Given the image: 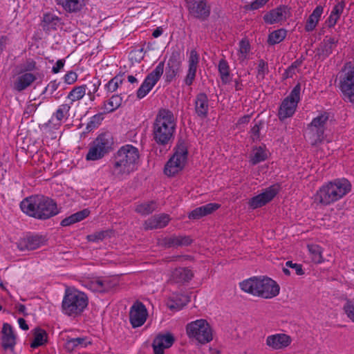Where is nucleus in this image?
<instances>
[{
  "instance_id": "f257e3e1",
  "label": "nucleus",
  "mask_w": 354,
  "mask_h": 354,
  "mask_svg": "<svg viewBox=\"0 0 354 354\" xmlns=\"http://www.w3.org/2000/svg\"><path fill=\"white\" fill-rule=\"evenodd\" d=\"M20 207L27 215L40 220L48 219L59 213L56 202L43 195L26 198L21 202Z\"/></svg>"
},
{
  "instance_id": "f03ea898",
  "label": "nucleus",
  "mask_w": 354,
  "mask_h": 354,
  "mask_svg": "<svg viewBox=\"0 0 354 354\" xmlns=\"http://www.w3.org/2000/svg\"><path fill=\"white\" fill-rule=\"evenodd\" d=\"M153 140L158 145L166 146L174 139L176 122L173 113L166 109H160L153 124Z\"/></svg>"
},
{
  "instance_id": "7ed1b4c3",
  "label": "nucleus",
  "mask_w": 354,
  "mask_h": 354,
  "mask_svg": "<svg viewBox=\"0 0 354 354\" xmlns=\"http://www.w3.org/2000/svg\"><path fill=\"white\" fill-rule=\"evenodd\" d=\"M241 288L248 293L266 299L272 298L279 293V286L268 277H254L240 283Z\"/></svg>"
},
{
  "instance_id": "20e7f679",
  "label": "nucleus",
  "mask_w": 354,
  "mask_h": 354,
  "mask_svg": "<svg viewBox=\"0 0 354 354\" xmlns=\"http://www.w3.org/2000/svg\"><path fill=\"white\" fill-rule=\"evenodd\" d=\"M138 158L139 153L137 148L129 145L122 147L114 158L113 174L118 178L129 175L135 170Z\"/></svg>"
},
{
  "instance_id": "39448f33",
  "label": "nucleus",
  "mask_w": 354,
  "mask_h": 354,
  "mask_svg": "<svg viewBox=\"0 0 354 354\" xmlns=\"http://www.w3.org/2000/svg\"><path fill=\"white\" fill-rule=\"evenodd\" d=\"M88 303V297L84 292L66 290L62 303V312L68 316L76 317L82 313Z\"/></svg>"
},
{
  "instance_id": "423d86ee",
  "label": "nucleus",
  "mask_w": 354,
  "mask_h": 354,
  "mask_svg": "<svg viewBox=\"0 0 354 354\" xmlns=\"http://www.w3.org/2000/svg\"><path fill=\"white\" fill-rule=\"evenodd\" d=\"M339 88L346 102L354 103V66L346 62L338 74Z\"/></svg>"
},
{
  "instance_id": "0eeeda50",
  "label": "nucleus",
  "mask_w": 354,
  "mask_h": 354,
  "mask_svg": "<svg viewBox=\"0 0 354 354\" xmlns=\"http://www.w3.org/2000/svg\"><path fill=\"white\" fill-rule=\"evenodd\" d=\"M188 150L185 140L179 139L175 152L165 166L164 173L169 176H174L185 167L187 160Z\"/></svg>"
},
{
  "instance_id": "6e6552de",
  "label": "nucleus",
  "mask_w": 354,
  "mask_h": 354,
  "mask_svg": "<svg viewBox=\"0 0 354 354\" xmlns=\"http://www.w3.org/2000/svg\"><path fill=\"white\" fill-rule=\"evenodd\" d=\"M186 332L189 338L194 339L202 344L212 340V328L205 319H197L187 324Z\"/></svg>"
},
{
  "instance_id": "1a4fd4ad",
  "label": "nucleus",
  "mask_w": 354,
  "mask_h": 354,
  "mask_svg": "<svg viewBox=\"0 0 354 354\" xmlns=\"http://www.w3.org/2000/svg\"><path fill=\"white\" fill-rule=\"evenodd\" d=\"M113 144V138L109 134L100 135L93 142V145L89 149L86 160H96L102 158L111 150Z\"/></svg>"
},
{
  "instance_id": "9d476101",
  "label": "nucleus",
  "mask_w": 354,
  "mask_h": 354,
  "mask_svg": "<svg viewBox=\"0 0 354 354\" xmlns=\"http://www.w3.org/2000/svg\"><path fill=\"white\" fill-rule=\"evenodd\" d=\"M328 120V114L324 113L315 118L308 125L307 134L312 145H317L323 141Z\"/></svg>"
},
{
  "instance_id": "9b49d317",
  "label": "nucleus",
  "mask_w": 354,
  "mask_h": 354,
  "mask_svg": "<svg viewBox=\"0 0 354 354\" xmlns=\"http://www.w3.org/2000/svg\"><path fill=\"white\" fill-rule=\"evenodd\" d=\"M328 120V114L324 113L315 118L308 125L307 134L312 145H317L323 141Z\"/></svg>"
},
{
  "instance_id": "f8f14e48",
  "label": "nucleus",
  "mask_w": 354,
  "mask_h": 354,
  "mask_svg": "<svg viewBox=\"0 0 354 354\" xmlns=\"http://www.w3.org/2000/svg\"><path fill=\"white\" fill-rule=\"evenodd\" d=\"M301 85L298 83L291 91L290 95L286 97L279 109V118L281 120L292 116L299 101Z\"/></svg>"
},
{
  "instance_id": "ddd939ff",
  "label": "nucleus",
  "mask_w": 354,
  "mask_h": 354,
  "mask_svg": "<svg viewBox=\"0 0 354 354\" xmlns=\"http://www.w3.org/2000/svg\"><path fill=\"white\" fill-rule=\"evenodd\" d=\"M279 189L280 185L279 184L270 186L265 189L262 193L252 197L249 202L250 206L253 209H257L266 205L278 194Z\"/></svg>"
},
{
  "instance_id": "4468645a",
  "label": "nucleus",
  "mask_w": 354,
  "mask_h": 354,
  "mask_svg": "<svg viewBox=\"0 0 354 354\" xmlns=\"http://www.w3.org/2000/svg\"><path fill=\"white\" fill-rule=\"evenodd\" d=\"M148 313L145 306L140 301H136L131 307L129 319L133 328L142 326L147 317Z\"/></svg>"
},
{
  "instance_id": "2eb2a0df",
  "label": "nucleus",
  "mask_w": 354,
  "mask_h": 354,
  "mask_svg": "<svg viewBox=\"0 0 354 354\" xmlns=\"http://www.w3.org/2000/svg\"><path fill=\"white\" fill-rule=\"evenodd\" d=\"M190 14L202 20L209 17L210 8L207 6L205 0H187Z\"/></svg>"
},
{
  "instance_id": "dca6fc26",
  "label": "nucleus",
  "mask_w": 354,
  "mask_h": 354,
  "mask_svg": "<svg viewBox=\"0 0 354 354\" xmlns=\"http://www.w3.org/2000/svg\"><path fill=\"white\" fill-rule=\"evenodd\" d=\"M192 243L191 237L185 235H171L165 236L159 241V245L166 248L187 246Z\"/></svg>"
},
{
  "instance_id": "f3484780",
  "label": "nucleus",
  "mask_w": 354,
  "mask_h": 354,
  "mask_svg": "<svg viewBox=\"0 0 354 354\" xmlns=\"http://www.w3.org/2000/svg\"><path fill=\"white\" fill-rule=\"evenodd\" d=\"M181 66L180 55L178 52H173L167 62L165 69V81L171 82L178 73Z\"/></svg>"
},
{
  "instance_id": "a211bd4d",
  "label": "nucleus",
  "mask_w": 354,
  "mask_h": 354,
  "mask_svg": "<svg viewBox=\"0 0 354 354\" xmlns=\"http://www.w3.org/2000/svg\"><path fill=\"white\" fill-rule=\"evenodd\" d=\"M44 238L42 236H27L17 243V248L20 251L33 250L44 244Z\"/></svg>"
},
{
  "instance_id": "6ab92c4d",
  "label": "nucleus",
  "mask_w": 354,
  "mask_h": 354,
  "mask_svg": "<svg viewBox=\"0 0 354 354\" xmlns=\"http://www.w3.org/2000/svg\"><path fill=\"white\" fill-rule=\"evenodd\" d=\"M335 193V198L339 200L351 190V185L346 178H338L328 183Z\"/></svg>"
},
{
  "instance_id": "aec40b11",
  "label": "nucleus",
  "mask_w": 354,
  "mask_h": 354,
  "mask_svg": "<svg viewBox=\"0 0 354 354\" xmlns=\"http://www.w3.org/2000/svg\"><path fill=\"white\" fill-rule=\"evenodd\" d=\"M290 342V337L284 333L272 335L267 337L266 339V344L275 350L286 348L289 346Z\"/></svg>"
},
{
  "instance_id": "412c9836",
  "label": "nucleus",
  "mask_w": 354,
  "mask_h": 354,
  "mask_svg": "<svg viewBox=\"0 0 354 354\" xmlns=\"http://www.w3.org/2000/svg\"><path fill=\"white\" fill-rule=\"evenodd\" d=\"M335 196V192L332 190L331 187L328 183L325 185H323L317 192L315 195V200L319 201V203L322 205H328L337 201Z\"/></svg>"
},
{
  "instance_id": "4be33fe9",
  "label": "nucleus",
  "mask_w": 354,
  "mask_h": 354,
  "mask_svg": "<svg viewBox=\"0 0 354 354\" xmlns=\"http://www.w3.org/2000/svg\"><path fill=\"white\" fill-rule=\"evenodd\" d=\"M194 274L191 270L187 268H177L174 269L170 275L169 281L172 283L183 284L189 282L192 277Z\"/></svg>"
},
{
  "instance_id": "5701e85b",
  "label": "nucleus",
  "mask_w": 354,
  "mask_h": 354,
  "mask_svg": "<svg viewBox=\"0 0 354 354\" xmlns=\"http://www.w3.org/2000/svg\"><path fill=\"white\" fill-rule=\"evenodd\" d=\"M338 40L335 37L326 36L317 50V55L322 59L328 57L336 48Z\"/></svg>"
},
{
  "instance_id": "b1692460",
  "label": "nucleus",
  "mask_w": 354,
  "mask_h": 354,
  "mask_svg": "<svg viewBox=\"0 0 354 354\" xmlns=\"http://www.w3.org/2000/svg\"><path fill=\"white\" fill-rule=\"evenodd\" d=\"M2 346L5 350H14L16 344V336L10 324L5 323L2 328Z\"/></svg>"
},
{
  "instance_id": "393cba45",
  "label": "nucleus",
  "mask_w": 354,
  "mask_h": 354,
  "mask_svg": "<svg viewBox=\"0 0 354 354\" xmlns=\"http://www.w3.org/2000/svg\"><path fill=\"white\" fill-rule=\"evenodd\" d=\"M198 62L199 56L196 50H192L189 57V68L187 74L184 80L186 85L190 86L192 84L196 77Z\"/></svg>"
},
{
  "instance_id": "a878e982",
  "label": "nucleus",
  "mask_w": 354,
  "mask_h": 354,
  "mask_svg": "<svg viewBox=\"0 0 354 354\" xmlns=\"http://www.w3.org/2000/svg\"><path fill=\"white\" fill-rule=\"evenodd\" d=\"M169 219L168 214L154 215L145 222L144 228L146 230L162 228L168 224Z\"/></svg>"
},
{
  "instance_id": "bb28decb",
  "label": "nucleus",
  "mask_w": 354,
  "mask_h": 354,
  "mask_svg": "<svg viewBox=\"0 0 354 354\" xmlns=\"http://www.w3.org/2000/svg\"><path fill=\"white\" fill-rule=\"evenodd\" d=\"M208 97L205 93H200L196 96L194 104L196 115L201 118L207 116L209 103Z\"/></svg>"
},
{
  "instance_id": "cd10ccee",
  "label": "nucleus",
  "mask_w": 354,
  "mask_h": 354,
  "mask_svg": "<svg viewBox=\"0 0 354 354\" xmlns=\"http://www.w3.org/2000/svg\"><path fill=\"white\" fill-rule=\"evenodd\" d=\"M287 11L288 8L286 6L278 7L266 13L263 17V19L270 24L283 21L286 19Z\"/></svg>"
},
{
  "instance_id": "c85d7f7f",
  "label": "nucleus",
  "mask_w": 354,
  "mask_h": 354,
  "mask_svg": "<svg viewBox=\"0 0 354 354\" xmlns=\"http://www.w3.org/2000/svg\"><path fill=\"white\" fill-rule=\"evenodd\" d=\"M220 207V205L218 203H208L205 205L197 207L192 210L189 214V219H194L197 220L201 218L203 216H207L217 209H218Z\"/></svg>"
},
{
  "instance_id": "c756f323",
  "label": "nucleus",
  "mask_w": 354,
  "mask_h": 354,
  "mask_svg": "<svg viewBox=\"0 0 354 354\" xmlns=\"http://www.w3.org/2000/svg\"><path fill=\"white\" fill-rule=\"evenodd\" d=\"M36 80L35 75L30 73H25L19 75L14 83V88L21 92L28 88Z\"/></svg>"
},
{
  "instance_id": "7c9ffc66",
  "label": "nucleus",
  "mask_w": 354,
  "mask_h": 354,
  "mask_svg": "<svg viewBox=\"0 0 354 354\" xmlns=\"http://www.w3.org/2000/svg\"><path fill=\"white\" fill-rule=\"evenodd\" d=\"M59 17L52 13L44 15L41 26L44 30L50 32L52 30H56L61 24Z\"/></svg>"
},
{
  "instance_id": "2f4dec72",
  "label": "nucleus",
  "mask_w": 354,
  "mask_h": 354,
  "mask_svg": "<svg viewBox=\"0 0 354 354\" xmlns=\"http://www.w3.org/2000/svg\"><path fill=\"white\" fill-rule=\"evenodd\" d=\"M323 11L324 8L322 6H317L315 8L306 21L305 26V30L306 32H311L316 28Z\"/></svg>"
},
{
  "instance_id": "473e14b6",
  "label": "nucleus",
  "mask_w": 354,
  "mask_h": 354,
  "mask_svg": "<svg viewBox=\"0 0 354 354\" xmlns=\"http://www.w3.org/2000/svg\"><path fill=\"white\" fill-rule=\"evenodd\" d=\"M33 335L34 339L30 344V347L32 348L43 346L48 341V333L45 330L39 327H37L33 330Z\"/></svg>"
},
{
  "instance_id": "72a5a7b5",
  "label": "nucleus",
  "mask_w": 354,
  "mask_h": 354,
  "mask_svg": "<svg viewBox=\"0 0 354 354\" xmlns=\"http://www.w3.org/2000/svg\"><path fill=\"white\" fill-rule=\"evenodd\" d=\"M90 214L88 209H84L80 212L71 214L61 221L62 226H69L75 223L80 222L87 217Z\"/></svg>"
},
{
  "instance_id": "f704fd0d",
  "label": "nucleus",
  "mask_w": 354,
  "mask_h": 354,
  "mask_svg": "<svg viewBox=\"0 0 354 354\" xmlns=\"http://www.w3.org/2000/svg\"><path fill=\"white\" fill-rule=\"evenodd\" d=\"M57 1L68 12H77L83 6V0H57Z\"/></svg>"
},
{
  "instance_id": "c9c22d12",
  "label": "nucleus",
  "mask_w": 354,
  "mask_h": 354,
  "mask_svg": "<svg viewBox=\"0 0 354 354\" xmlns=\"http://www.w3.org/2000/svg\"><path fill=\"white\" fill-rule=\"evenodd\" d=\"M190 301V297L187 295L177 296L175 300L168 304V308L171 310H180Z\"/></svg>"
},
{
  "instance_id": "e433bc0d",
  "label": "nucleus",
  "mask_w": 354,
  "mask_h": 354,
  "mask_svg": "<svg viewBox=\"0 0 354 354\" xmlns=\"http://www.w3.org/2000/svg\"><path fill=\"white\" fill-rule=\"evenodd\" d=\"M218 72L223 84H226L230 82V68L225 59H221L218 63Z\"/></svg>"
},
{
  "instance_id": "4c0bfd02",
  "label": "nucleus",
  "mask_w": 354,
  "mask_h": 354,
  "mask_svg": "<svg viewBox=\"0 0 354 354\" xmlns=\"http://www.w3.org/2000/svg\"><path fill=\"white\" fill-rule=\"evenodd\" d=\"M174 341V337L169 333H167V334H159L153 339L154 343H160V344H161V346H164L165 348L171 347Z\"/></svg>"
},
{
  "instance_id": "58836bf2",
  "label": "nucleus",
  "mask_w": 354,
  "mask_h": 354,
  "mask_svg": "<svg viewBox=\"0 0 354 354\" xmlns=\"http://www.w3.org/2000/svg\"><path fill=\"white\" fill-rule=\"evenodd\" d=\"M86 91V85H82L74 87L68 93L67 98L71 100V104L77 100H81Z\"/></svg>"
},
{
  "instance_id": "ea45409f",
  "label": "nucleus",
  "mask_w": 354,
  "mask_h": 354,
  "mask_svg": "<svg viewBox=\"0 0 354 354\" xmlns=\"http://www.w3.org/2000/svg\"><path fill=\"white\" fill-rule=\"evenodd\" d=\"M122 98L118 95H113L107 102L104 104V111L107 113H111L119 108L122 104Z\"/></svg>"
},
{
  "instance_id": "a19ab883",
  "label": "nucleus",
  "mask_w": 354,
  "mask_h": 354,
  "mask_svg": "<svg viewBox=\"0 0 354 354\" xmlns=\"http://www.w3.org/2000/svg\"><path fill=\"white\" fill-rule=\"evenodd\" d=\"M165 62H160L153 71L149 73L146 78L147 80H150L156 84L162 76L164 71Z\"/></svg>"
},
{
  "instance_id": "79ce46f5",
  "label": "nucleus",
  "mask_w": 354,
  "mask_h": 354,
  "mask_svg": "<svg viewBox=\"0 0 354 354\" xmlns=\"http://www.w3.org/2000/svg\"><path fill=\"white\" fill-rule=\"evenodd\" d=\"M286 36V31L284 29H279L273 31L268 36V42L271 44H277L283 41Z\"/></svg>"
},
{
  "instance_id": "37998d69",
  "label": "nucleus",
  "mask_w": 354,
  "mask_h": 354,
  "mask_svg": "<svg viewBox=\"0 0 354 354\" xmlns=\"http://www.w3.org/2000/svg\"><path fill=\"white\" fill-rule=\"evenodd\" d=\"M155 85L156 84H153V82L150 80H147V78L145 77L144 82L137 91V97L142 99L145 97Z\"/></svg>"
},
{
  "instance_id": "c03bdc74",
  "label": "nucleus",
  "mask_w": 354,
  "mask_h": 354,
  "mask_svg": "<svg viewBox=\"0 0 354 354\" xmlns=\"http://www.w3.org/2000/svg\"><path fill=\"white\" fill-rule=\"evenodd\" d=\"M156 209V203L154 201H149L137 205L136 211L142 215H147L152 213Z\"/></svg>"
},
{
  "instance_id": "a18cd8bd",
  "label": "nucleus",
  "mask_w": 354,
  "mask_h": 354,
  "mask_svg": "<svg viewBox=\"0 0 354 354\" xmlns=\"http://www.w3.org/2000/svg\"><path fill=\"white\" fill-rule=\"evenodd\" d=\"M308 249L311 254L312 261L316 263H321L323 261L322 255V248L317 245H308Z\"/></svg>"
},
{
  "instance_id": "49530a36",
  "label": "nucleus",
  "mask_w": 354,
  "mask_h": 354,
  "mask_svg": "<svg viewBox=\"0 0 354 354\" xmlns=\"http://www.w3.org/2000/svg\"><path fill=\"white\" fill-rule=\"evenodd\" d=\"M87 345L86 339L85 338L77 337L73 338L68 340L65 344V348L68 351H73L77 346L85 347Z\"/></svg>"
},
{
  "instance_id": "de8ad7c7",
  "label": "nucleus",
  "mask_w": 354,
  "mask_h": 354,
  "mask_svg": "<svg viewBox=\"0 0 354 354\" xmlns=\"http://www.w3.org/2000/svg\"><path fill=\"white\" fill-rule=\"evenodd\" d=\"M95 288L100 292H109L116 286L115 283H112L110 280H97L95 283Z\"/></svg>"
},
{
  "instance_id": "09e8293b",
  "label": "nucleus",
  "mask_w": 354,
  "mask_h": 354,
  "mask_svg": "<svg viewBox=\"0 0 354 354\" xmlns=\"http://www.w3.org/2000/svg\"><path fill=\"white\" fill-rule=\"evenodd\" d=\"M264 122L261 120H259L255 122L254 126L250 130V138L253 142L259 141L260 138V130L263 129Z\"/></svg>"
},
{
  "instance_id": "8fccbe9b",
  "label": "nucleus",
  "mask_w": 354,
  "mask_h": 354,
  "mask_svg": "<svg viewBox=\"0 0 354 354\" xmlns=\"http://www.w3.org/2000/svg\"><path fill=\"white\" fill-rule=\"evenodd\" d=\"M266 158L267 155L264 150L262 149V147H259V148H257L254 151L250 161L252 165H257L259 162L265 160Z\"/></svg>"
},
{
  "instance_id": "3c124183",
  "label": "nucleus",
  "mask_w": 354,
  "mask_h": 354,
  "mask_svg": "<svg viewBox=\"0 0 354 354\" xmlns=\"http://www.w3.org/2000/svg\"><path fill=\"white\" fill-rule=\"evenodd\" d=\"M343 310L346 316L354 322V299H346L343 306Z\"/></svg>"
},
{
  "instance_id": "603ef678",
  "label": "nucleus",
  "mask_w": 354,
  "mask_h": 354,
  "mask_svg": "<svg viewBox=\"0 0 354 354\" xmlns=\"http://www.w3.org/2000/svg\"><path fill=\"white\" fill-rule=\"evenodd\" d=\"M122 75H116L112 78L106 84L107 90L110 92H114L123 82Z\"/></svg>"
},
{
  "instance_id": "864d4df0",
  "label": "nucleus",
  "mask_w": 354,
  "mask_h": 354,
  "mask_svg": "<svg viewBox=\"0 0 354 354\" xmlns=\"http://www.w3.org/2000/svg\"><path fill=\"white\" fill-rule=\"evenodd\" d=\"M36 68V62L32 59H28L26 62L20 66L21 73H28L35 70Z\"/></svg>"
},
{
  "instance_id": "5fc2aeb1",
  "label": "nucleus",
  "mask_w": 354,
  "mask_h": 354,
  "mask_svg": "<svg viewBox=\"0 0 354 354\" xmlns=\"http://www.w3.org/2000/svg\"><path fill=\"white\" fill-rule=\"evenodd\" d=\"M103 120V117L102 114H96L93 115L89 122L87 124L86 129L89 130H92L93 129L97 127L102 120Z\"/></svg>"
},
{
  "instance_id": "6e6d98bb",
  "label": "nucleus",
  "mask_w": 354,
  "mask_h": 354,
  "mask_svg": "<svg viewBox=\"0 0 354 354\" xmlns=\"http://www.w3.org/2000/svg\"><path fill=\"white\" fill-rule=\"evenodd\" d=\"M100 86V80L97 78H94L92 81L90 82L88 86L86 85V89L88 90L87 95H91L92 93H95L97 91Z\"/></svg>"
},
{
  "instance_id": "4d7b16f0",
  "label": "nucleus",
  "mask_w": 354,
  "mask_h": 354,
  "mask_svg": "<svg viewBox=\"0 0 354 354\" xmlns=\"http://www.w3.org/2000/svg\"><path fill=\"white\" fill-rule=\"evenodd\" d=\"M268 73V64L263 60L260 59L258 64V75L257 77L264 78L265 75Z\"/></svg>"
},
{
  "instance_id": "13d9d810",
  "label": "nucleus",
  "mask_w": 354,
  "mask_h": 354,
  "mask_svg": "<svg viewBox=\"0 0 354 354\" xmlns=\"http://www.w3.org/2000/svg\"><path fill=\"white\" fill-rule=\"evenodd\" d=\"M71 106L68 104H64L59 106L55 113L57 120L60 121L64 117V113L68 112Z\"/></svg>"
},
{
  "instance_id": "bf43d9fd",
  "label": "nucleus",
  "mask_w": 354,
  "mask_h": 354,
  "mask_svg": "<svg viewBox=\"0 0 354 354\" xmlns=\"http://www.w3.org/2000/svg\"><path fill=\"white\" fill-rule=\"evenodd\" d=\"M286 266L288 268H290L295 270V273L297 275H302L304 274V272L302 269V266L301 264L295 263H292V261H288L286 263Z\"/></svg>"
},
{
  "instance_id": "052dcab7",
  "label": "nucleus",
  "mask_w": 354,
  "mask_h": 354,
  "mask_svg": "<svg viewBox=\"0 0 354 354\" xmlns=\"http://www.w3.org/2000/svg\"><path fill=\"white\" fill-rule=\"evenodd\" d=\"M64 82L67 84H72L77 80V75L73 71H69L64 75Z\"/></svg>"
},
{
  "instance_id": "680f3d73",
  "label": "nucleus",
  "mask_w": 354,
  "mask_h": 354,
  "mask_svg": "<svg viewBox=\"0 0 354 354\" xmlns=\"http://www.w3.org/2000/svg\"><path fill=\"white\" fill-rule=\"evenodd\" d=\"M344 8V2L338 3L333 7L331 14L333 15V16H336L339 18L341 14L343 12Z\"/></svg>"
},
{
  "instance_id": "e2e57ef3",
  "label": "nucleus",
  "mask_w": 354,
  "mask_h": 354,
  "mask_svg": "<svg viewBox=\"0 0 354 354\" xmlns=\"http://www.w3.org/2000/svg\"><path fill=\"white\" fill-rule=\"evenodd\" d=\"M250 49V44L248 41L241 40L239 44V53H248Z\"/></svg>"
},
{
  "instance_id": "0e129e2a",
  "label": "nucleus",
  "mask_w": 354,
  "mask_h": 354,
  "mask_svg": "<svg viewBox=\"0 0 354 354\" xmlns=\"http://www.w3.org/2000/svg\"><path fill=\"white\" fill-rule=\"evenodd\" d=\"M106 234V232H100L94 234L88 235V239L89 241H92L102 240L105 237Z\"/></svg>"
},
{
  "instance_id": "69168bd1",
  "label": "nucleus",
  "mask_w": 354,
  "mask_h": 354,
  "mask_svg": "<svg viewBox=\"0 0 354 354\" xmlns=\"http://www.w3.org/2000/svg\"><path fill=\"white\" fill-rule=\"evenodd\" d=\"M65 64L64 59H59L55 63V66L52 68V72L53 73H57L60 71V70L64 67Z\"/></svg>"
},
{
  "instance_id": "338daca9",
  "label": "nucleus",
  "mask_w": 354,
  "mask_h": 354,
  "mask_svg": "<svg viewBox=\"0 0 354 354\" xmlns=\"http://www.w3.org/2000/svg\"><path fill=\"white\" fill-rule=\"evenodd\" d=\"M152 347L154 354H164V346H161L160 343L156 344L153 341Z\"/></svg>"
},
{
  "instance_id": "774afa93",
  "label": "nucleus",
  "mask_w": 354,
  "mask_h": 354,
  "mask_svg": "<svg viewBox=\"0 0 354 354\" xmlns=\"http://www.w3.org/2000/svg\"><path fill=\"white\" fill-rule=\"evenodd\" d=\"M338 19H339V17H337L336 16H333V15L330 13L328 19L326 21V23L328 24V26L330 28L333 27L336 24Z\"/></svg>"
}]
</instances>
